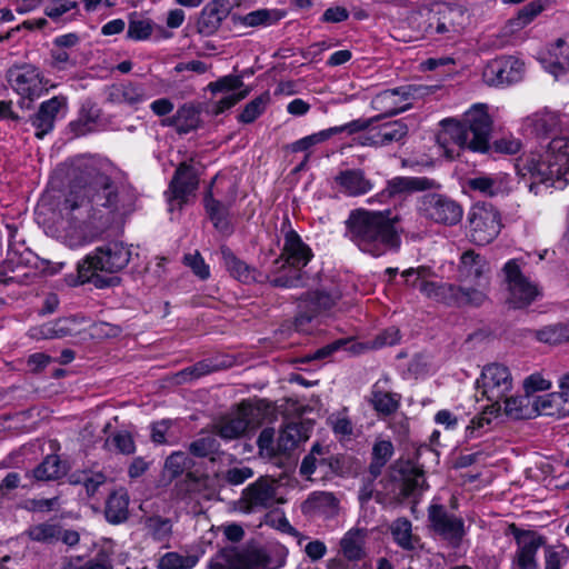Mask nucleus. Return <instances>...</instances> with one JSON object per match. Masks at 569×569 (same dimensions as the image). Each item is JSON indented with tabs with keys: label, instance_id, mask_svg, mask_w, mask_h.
<instances>
[{
	"label": "nucleus",
	"instance_id": "f257e3e1",
	"mask_svg": "<svg viewBox=\"0 0 569 569\" xmlns=\"http://www.w3.org/2000/svg\"><path fill=\"white\" fill-rule=\"evenodd\" d=\"M399 216L391 210H352L346 220V236L363 252L380 257L398 250L401 243L397 223Z\"/></svg>",
	"mask_w": 569,
	"mask_h": 569
},
{
	"label": "nucleus",
	"instance_id": "f03ea898",
	"mask_svg": "<svg viewBox=\"0 0 569 569\" xmlns=\"http://www.w3.org/2000/svg\"><path fill=\"white\" fill-rule=\"evenodd\" d=\"M61 212L62 223L58 237L69 248L91 243L109 224L99 214L100 210L92 208L88 190L71 191L62 203Z\"/></svg>",
	"mask_w": 569,
	"mask_h": 569
},
{
	"label": "nucleus",
	"instance_id": "7ed1b4c3",
	"mask_svg": "<svg viewBox=\"0 0 569 569\" xmlns=\"http://www.w3.org/2000/svg\"><path fill=\"white\" fill-rule=\"evenodd\" d=\"M131 256L130 247L121 241L98 247L78 263L79 279L100 289L116 287L120 283L119 277L102 276L100 272L113 274L121 271L130 262Z\"/></svg>",
	"mask_w": 569,
	"mask_h": 569
},
{
	"label": "nucleus",
	"instance_id": "20e7f679",
	"mask_svg": "<svg viewBox=\"0 0 569 569\" xmlns=\"http://www.w3.org/2000/svg\"><path fill=\"white\" fill-rule=\"evenodd\" d=\"M446 134L461 149L485 153L489 143L492 120L486 104H473L461 120L448 118L441 121Z\"/></svg>",
	"mask_w": 569,
	"mask_h": 569
},
{
	"label": "nucleus",
	"instance_id": "39448f33",
	"mask_svg": "<svg viewBox=\"0 0 569 569\" xmlns=\"http://www.w3.org/2000/svg\"><path fill=\"white\" fill-rule=\"evenodd\" d=\"M281 231L283 247L279 258L274 260L277 270L290 267L284 273H279L270 279V284L277 288H298L303 286L302 269L309 263L313 253L310 247L303 242L301 237L291 228V221L286 217L282 221Z\"/></svg>",
	"mask_w": 569,
	"mask_h": 569
},
{
	"label": "nucleus",
	"instance_id": "423d86ee",
	"mask_svg": "<svg viewBox=\"0 0 569 569\" xmlns=\"http://www.w3.org/2000/svg\"><path fill=\"white\" fill-rule=\"evenodd\" d=\"M94 184L98 189L92 196L89 194V200L92 201V208L101 207L108 210L111 217L106 220L109 223L122 220L137 210L139 193L127 178L112 180L106 174H99ZM83 190L90 192V188Z\"/></svg>",
	"mask_w": 569,
	"mask_h": 569
},
{
	"label": "nucleus",
	"instance_id": "0eeeda50",
	"mask_svg": "<svg viewBox=\"0 0 569 569\" xmlns=\"http://www.w3.org/2000/svg\"><path fill=\"white\" fill-rule=\"evenodd\" d=\"M521 259H510L501 268V284L507 291V302L513 309L530 306L540 295L538 284L531 281L523 272Z\"/></svg>",
	"mask_w": 569,
	"mask_h": 569
},
{
	"label": "nucleus",
	"instance_id": "6e6552de",
	"mask_svg": "<svg viewBox=\"0 0 569 569\" xmlns=\"http://www.w3.org/2000/svg\"><path fill=\"white\" fill-rule=\"evenodd\" d=\"M11 89L21 97L19 106L29 109L31 103L48 92L49 79L34 64H14L7 71Z\"/></svg>",
	"mask_w": 569,
	"mask_h": 569
},
{
	"label": "nucleus",
	"instance_id": "1a4fd4ad",
	"mask_svg": "<svg viewBox=\"0 0 569 569\" xmlns=\"http://www.w3.org/2000/svg\"><path fill=\"white\" fill-rule=\"evenodd\" d=\"M439 190L426 191L417 202L418 213L433 223L452 227L462 220L461 204Z\"/></svg>",
	"mask_w": 569,
	"mask_h": 569
},
{
	"label": "nucleus",
	"instance_id": "9d476101",
	"mask_svg": "<svg viewBox=\"0 0 569 569\" xmlns=\"http://www.w3.org/2000/svg\"><path fill=\"white\" fill-rule=\"evenodd\" d=\"M562 164H557L548 154H531L520 158L517 163V170L523 178L529 177L530 191L538 193L536 190L539 184L559 188L562 178L566 176Z\"/></svg>",
	"mask_w": 569,
	"mask_h": 569
},
{
	"label": "nucleus",
	"instance_id": "9b49d317",
	"mask_svg": "<svg viewBox=\"0 0 569 569\" xmlns=\"http://www.w3.org/2000/svg\"><path fill=\"white\" fill-rule=\"evenodd\" d=\"M470 241L477 246L492 242L500 233V212L491 203L477 202L468 213Z\"/></svg>",
	"mask_w": 569,
	"mask_h": 569
},
{
	"label": "nucleus",
	"instance_id": "f8f14e48",
	"mask_svg": "<svg viewBox=\"0 0 569 569\" xmlns=\"http://www.w3.org/2000/svg\"><path fill=\"white\" fill-rule=\"evenodd\" d=\"M429 528L453 549L460 548L467 535L461 517L450 513L443 505L432 503L428 507Z\"/></svg>",
	"mask_w": 569,
	"mask_h": 569
},
{
	"label": "nucleus",
	"instance_id": "ddd939ff",
	"mask_svg": "<svg viewBox=\"0 0 569 569\" xmlns=\"http://www.w3.org/2000/svg\"><path fill=\"white\" fill-rule=\"evenodd\" d=\"M277 489L273 479L260 477L242 490L236 509L243 513H256L273 508L277 503Z\"/></svg>",
	"mask_w": 569,
	"mask_h": 569
},
{
	"label": "nucleus",
	"instance_id": "4468645a",
	"mask_svg": "<svg viewBox=\"0 0 569 569\" xmlns=\"http://www.w3.org/2000/svg\"><path fill=\"white\" fill-rule=\"evenodd\" d=\"M457 12L447 7L438 6L421 14L419 29L425 38L432 40L453 39L459 33L458 24L455 22Z\"/></svg>",
	"mask_w": 569,
	"mask_h": 569
},
{
	"label": "nucleus",
	"instance_id": "2eb2a0df",
	"mask_svg": "<svg viewBox=\"0 0 569 569\" xmlns=\"http://www.w3.org/2000/svg\"><path fill=\"white\" fill-rule=\"evenodd\" d=\"M477 385L482 396L491 405L501 407V400L512 388V379L506 366L491 363L483 368L480 379L477 380Z\"/></svg>",
	"mask_w": 569,
	"mask_h": 569
},
{
	"label": "nucleus",
	"instance_id": "dca6fc26",
	"mask_svg": "<svg viewBox=\"0 0 569 569\" xmlns=\"http://www.w3.org/2000/svg\"><path fill=\"white\" fill-rule=\"evenodd\" d=\"M271 558L263 549L239 552L234 549H222L209 563V569H267Z\"/></svg>",
	"mask_w": 569,
	"mask_h": 569
},
{
	"label": "nucleus",
	"instance_id": "f3484780",
	"mask_svg": "<svg viewBox=\"0 0 569 569\" xmlns=\"http://www.w3.org/2000/svg\"><path fill=\"white\" fill-rule=\"evenodd\" d=\"M510 528L517 543L512 563L518 569H538L537 553L545 546L546 538L536 531L519 529L515 525Z\"/></svg>",
	"mask_w": 569,
	"mask_h": 569
},
{
	"label": "nucleus",
	"instance_id": "a211bd4d",
	"mask_svg": "<svg viewBox=\"0 0 569 569\" xmlns=\"http://www.w3.org/2000/svg\"><path fill=\"white\" fill-rule=\"evenodd\" d=\"M417 91L418 88L413 86L383 90L372 98L371 107L380 112V118L392 117L411 107L410 100L416 97Z\"/></svg>",
	"mask_w": 569,
	"mask_h": 569
},
{
	"label": "nucleus",
	"instance_id": "6ab92c4d",
	"mask_svg": "<svg viewBox=\"0 0 569 569\" xmlns=\"http://www.w3.org/2000/svg\"><path fill=\"white\" fill-rule=\"evenodd\" d=\"M340 298L341 292L337 288L308 292L303 299V306L300 305V311L296 316V328L302 329V327L309 323L317 315L335 307Z\"/></svg>",
	"mask_w": 569,
	"mask_h": 569
},
{
	"label": "nucleus",
	"instance_id": "aec40b11",
	"mask_svg": "<svg viewBox=\"0 0 569 569\" xmlns=\"http://www.w3.org/2000/svg\"><path fill=\"white\" fill-rule=\"evenodd\" d=\"M231 189V194L227 199L220 200L214 197L218 191H214L211 184L203 197V206L210 221L216 230L226 236L231 234L233 231L230 209L236 200V189L233 186Z\"/></svg>",
	"mask_w": 569,
	"mask_h": 569
},
{
	"label": "nucleus",
	"instance_id": "412c9836",
	"mask_svg": "<svg viewBox=\"0 0 569 569\" xmlns=\"http://www.w3.org/2000/svg\"><path fill=\"white\" fill-rule=\"evenodd\" d=\"M441 183L429 177H395L387 181L386 188L377 194L379 201L402 197L415 192L440 190Z\"/></svg>",
	"mask_w": 569,
	"mask_h": 569
},
{
	"label": "nucleus",
	"instance_id": "4be33fe9",
	"mask_svg": "<svg viewBox=\"0 0 569 569\" xmlns=\"http://www.w3.org/2000/svg\"><path fill=\"white\" fill-rule=\"evenodd\" d=\"M523 63L511 56L496 58L487 63L483 78L491 86L511 84L521 80Z\"/></svg>",
	"mask_w": 569,
	"mask_h": 569
},
{
	"label": "nucleus",
	"instance_id": "5701e85b",
	"mask_svg": "<svg viewBox=\"0 0 569 569\" xmlns=\"http://www.w3.org/2000/svg\"><path fill=\"white\" fill-rule=\"evenodd\" d=\"M243 87L244 83L242 81V76L236 74L223 76L218 80L210 82L208 84V89L212 93L230 92L216 103L213 112L216 114H220L244 99L249 94L250 90L249 88Z\"/></svg>",
	"mask_w": 569,
	"mask_h": 569
},
{
	"label": "nucleus",
	"instance_id": "b1692460",
	"mask_svg": "<svg viewBox=\"0 0 569 569\" xmlns=\"http://www.w3.org/2000/svg\"><path fill=\"white\" fill-rule=\"evenodd\" d=\"M68 99L66 96H54L40 103L38 111L30 117V122L34 128V136L43 139L54 129L59 113L67 110Z\"/></svg>",
	"mask_w": 569,
	"mask_h": 569
},
{
	"label": "nucleus",
	"instance_id": "393cba45",
	"mask_svg": "<svg viewBox=\"0 0 569 569\" xmlns=\"http://www.w3.org/2000/svg\"><path fill=\"white\" fill-rule=\"evenodd\" d=\"M199 184L198 172L191 162L183 161L181 162L169 183V192L171 193V198L169 199L170 203L177 202L179 206H182L188 201V197L191 196L197 189Z\"/></svg>",
	"mask_w": 569,
	"mask_h": 569
},
{
	"label": "nucleus",
	"instance_id": "a878e982",
	"mask_svg": "<svg viewBox=\"0 0 569 569\" xmlns=\"http://www.w3.org/2000/svg\"><path fill=\"white\" fill-rule=\"evenodd\" d=\"M466 187L482 197L506 196L511 192V180L505 174L478 176L469 178Z\"/></svg>",
	"mask_w": 569,
	"mask_h": 569
},
{
	"label": "nucleus",
	"instance_id": "bb28decb",
	"mask_svg": "<svg viewBox=\"0 0 569 569\" xmlns=\"http://www.w3.org/2000/svg\"><path fill=\"white\" fill-rule=\"evenodd\" d=\"M231 366L232 360L229 357L207 358L178 371L174 379L177 383H187Z\"/></svg>",
	"mask_w": 569,
	"mask_h": 569
},
{
	"label": "nucleus",
	"instance_id": "cd10ccee",
	"mask_svg": "<svg viewBox=\"0 0 569 569\" xmlns=\"http://www.w3.org/2000/svg\"><path fill=\"white\" fill-rule=\"evenodd\" d=\"M339 190L348 197H360L373 189L372 181L361 169H347L335 177Z\"/></svg>",
	"mask_w": 569,
	"mask_h": 569
},
{
	"label": "nucleus",
	"instance_id": "c85d7f7f",
	"mask_svg": "<svg viewBox=\"0 0 569 569\" xmlns=\"http://www.w3.org/2000/svg\"><path fill=\"white\" fill-rule=\"evenodd\" d=\"M229 11L230 7L227 0H212L206 4L197 22L199 33L203 36L213 34L228 17Z\"/></svg>",
	"mask_w": 569,
	"mask_h": 569
},
{
	"label": "nucleus",
	"instance_id": "c756f323",
	"mask_svg": "<svg viewBox=\"0 0 569 569\" xmlns=\"http://www.w3.org/2000/svg\"><path fill=\"white\" fill-rule=\"evenodd\" d=\"M380 119V117H372L369 119L359 118L348 122L347 124H358L359 128H355V130L350 131L343 130V133L355 134L358 132H362L358 137V143L363 147H372V148H382L386 147L385 136H383V123L373 124Z\"/></svg>",
	"mask_w": 569,
	"mask_h": 569
},
{
	"label": "nucleus",
	"instance_id": "7c9ffc66",
	"mask_svg": "<svg viewBox=\"0 0 569 569\" xmlns=\"http://www.w3.org/2000/svg\"><path fill=\"white\" fill-rule=\"evenodd\" d=\"M200 110L192 103H183L172 117L162 120L161 124L173 127L179 134H187L200 126Z\"/></svg>",
	"mask_w": 569,
	"mask_h": 569
},
{
	"label": "nucleus",
	"instance_id": "2f4dec72",
	"mask_svg": "<svg viewBox=\"0 0 569 569\" xmlns=\"http://www.w3.org/2000/svg\"><path fill=\"white\" fill-rule=\"evenodd\" d=\"M460 286L449 282L420 281L419 291L427 298L448 307L459 305Z\"/></svg>",
	"mask_w": 569,
	"mask_h": 569
},
{
	"label": "nucleus",
	"instance_id": "473e14b6",
	"mask_svg": "<svg viewBox=\"0 0 569 569\" xmlns=\"http://www.w3.org/2000/svg\"><path fill=\"white\" fill-rule=\"evenodd\" d=\"M220 254L224 268L232 278L247 284L257 281V269L239 259L229 247L221 246Z\"/></svg>",
	"mask_w": 569,
	"mask_h": 569
},
{
	"label": "nucleus",
	"instance_id": "72a5a7b5",
	"mask_svg": "<svg viewBox=\"0 0 569 569\" xmlns=\"http://www.w3.org/2000/svg\"><path fill=\"white\" fill-rule=\"evenodd\" d=\"M537 416L565 417L569 413V397L566 392L535 396Z\"/></svg>",
	"mask_w": 569,
	"mask_h": 569
},
{
	"label": "nucleus",
	"instance_id": "f704fd0d",
	"mask_svg": "<svg viewBox=\"0 0 569 569\" xmlns=\"http://www.w3.org/2000/svg\"><path fill=\"white\" fill-rule=\"evenodd\" d=\"M549 60L543 59L546 69L556 78L569 70V33L556 40L548 51Z\"/></svg>",
	"mask_w": 569,
	"mask_h": 569
},
{
	"label": "nucleus",
	"instance_id": "c9c22d12",
	"mask_svg": "<svg viewBox=\"0 0 569 569\" xmlns=\"http://www.w3.org/2000/svg\"><path fill=\"white\" fill-rule=\"evenodd\" d=\"M505 403V413L515 419H532L537 417V408L535 407V395H522L518 397H508L501 400Z\"/></svg>",
	"mask_w": 569,
	"mask_h": 569
},
{
	"label": "nucleus",
	"instance_id": "e433bc0d",
	"mask_svg": "<svg viewBox=\"0 0 569 569\" xmlns=\"http://www.w3.org/2000/svg\"><path fill=\"white\" fill-rule=\"evenodd\" d=\"M367 529L352 528L345 533L340 541L343 557L349 561H359L366 557Z\"/></svg>",
	"mask_w": 569,
	"mask_h": 569
},
{
	"label": "nucleus",
	"instance_id": "4c0bfd02",
	"mask_svg": "<svg viewBox=\"0 0 569 569\" xmlns=\"http://www.w3.org/2000/svg\"><path fill=\"white\" fill-rule=\"evenodd\" d=\"M104 517L109 523L119 525L129 518V496L120 489L111 492L106 501Z\"/></svg>",
	"mask_w": 569,
	"mask_h": 569
},
{
	"label": "nucleus",
	"instance_id": "58836bf2",
	"mask_svg": "<svg viewBox=\"0 0 569 569\" xmlns=\"http://www.w3.org/2000/svg\"><path fill=\"white\" fill-rule=\"evenodd\" d=\"M393 541L406 551H413L420 547V538L412 533V523L406 517L393 520L389 527Z\"/></svg>",
	"mask_w": 569,
	"mask_h": 569
},
{
	"label": "nucleus",
	"instance_id": "ea45409f",
	"mask_svg": "<svg viewBox=\"0 0 569 569\" xmlns=\"http://www.w3.org/2000/svg\"><path fill=\"white\" fill-rule=\"evenodd\" d=\"M239 408L240 410L236 416L226 419L217 426V432L222 439H238L248 430L250 421L247 418L246 409L250 408V406L241 403Z\"/></svg>",
	"mask_w": 569,
	"mask_h": 569
},
{
	"label": "nucleus",
	"instance_id": "a19ab883",
	"mask_svg": "<svg viewBox=\"0 0 569 569\" xmlns=\"http://www.w3.org/2000/svg\"><path fill=\"white\" fill-rule=\"evenodd\" d=\"M401 395L385 391L376 382L370 391L369 403L381 416H391L400 407Z\"/></svg>",
	"mask_w": 569,
	"mask_h": 569
},
{
	"label": "nucleus",
	"instance_id": "79ce46f5",
	"mask_svg": "<svg viewBox=\"0 0 569 569\" xmlns=\"http://www.w3.org/2000/svg\"><path fill=\"white\" fill-rule=\"evenodd\" d=\"M486 268V259L473 250H468L461 254L459 266L461 280L478 281L483 276Z\"/></svg>",
	"mask_w": 569,
	"mask_h": 569
},
{
	"label": "nucleus",
	"instance_id": "37998d69",
	"mask_svg": "<svg viewBox=\"0 0 569 569\" xmlns=\"http://www.w3.org/2000/svg\"><path fill=\"white\" fill-rule=\"evenodd\" d=\"M355 127H356V129L359 128L358 124L353 123V124L336 126V127H331V128L321 130L319 132L309 134L307 137H303V138L292 142L290 146V149L292 152L307 151L311 147H313L318 143L325 142L336 134L343 133V130H348V129L350 131L355 130Z\"/></svg>",
	"mask_w": 569,
	"mask_h": 569
},
{
	"label": "nucleus",
	"instance_id": "c03bdc74",
	"mask_svg": "<svg viewBox=\"0 0 569 569\" xmlns=\"http://www.w3.org/2000/svg\"><path fill=\"white\" fill-rule=\"evenodd\" d=\"M67 472L66 462L57 455H49L33 469L32 475L38 481H51L62 478Z\"/></svg>",
	"mask_w": 569,
	"mask_h": 569
},
{
	"label": "nucleus",
	"instance_id": "a18cd8bd",
	"mask_svg": "<svg viewBox=\"0 0 569 569\" xmlns=\"http://www.w3.org/2000/svg\"><path fill=\"white\" fill-rule=\"evenodd\" d=\"M143 527L147 535L159 543H167L172 536V521L158 515L143 519Z\"/></svg>",
	"mask_w": 569,
	"mask_h": 569
},
{
	"label": "nucleus",
	"instance_id": "49530a36",
	"mask_svg": "<svg viewBox=\"0 0 569 569\" xmlns=\"http://www.w3.org/2000/svg\"><path fill=\"white\" fill-rule=\"evenodd\" d=\"M393 445L390 440H378L375 442L369 465V475L377 479L393 455Z\"/></svg>",
	"mask_w": 569,
	"mask_h": 569
},
{
	"label": "nucleus",
	"instance_id": "de8ad7c7",
	"mask_svg": "<svg viewBox=\"0 0 569 569\" xmlns=\"http://www.w3.org/2000/svg\"><path fill=\"white\" fill-rule=\"evenodd\" d=\"M206 480L188 473L174 485L172 497L181 501H192L204 488Z\"/></svg>",
	"mask_w": 569,
	"mask_h": 569
},
{
	"label": "nucleus",
	"instance_id": "09e8293b",
	"mask_svg": "<svg viewBox=\"0 0 569 569\" xmlns=\"http://www.w3.org/2000/svg\"><path fill=\"white\" fill-rule=\"evenodd\" d=\"M26 535L32 541L51 545L60 540L61 526L46 521L30 526Z\"/></svg>",
	"mask_w": 569,
	"mask_h": 569
},
{
	"label": "nucleus",
	"instance_id": "8fccbe9b",
	"mask_svg": "<svg viewBox=\"0 0 569 569\" xmlns=\"http://www.w3.org/2000/svg\"><path fill=\"white\" fill-rule=\"evenodd\" d=\"M189 452L197 458L216 461V456L220 453V442L213 435L201 436L190 442Z\"/></svg>",
	"mask_w": 569,
	"mask_h": 569
},
{
	"label": "nucleus",
	"instance_id": "3c124183",
	"mask_svg": "<svg viewBox=\"0 0 569 569\" xmlns=\"http://www.w3.org/2000/svg\"><path fill=\"white\" fill-rule=\"evenodd\" d=\"M501 409L502 407L490 405L485 408L482 412L475 416L466 427V438L472 439L480 437L485 432V429L491 423L492 418L500 413Z\"/></svg>",
	"mask_w": 569,
	"mask_h": 569
},
{
	"label": "nucleus",
	"instance_id": "603ef678",
	"mask_svg": "<svg viewBox=\"0 0 569 569\" xmlns=\"http://www.w3.org/2000/svg\"><path fill=\"white\" fill-rule=\"evenodd\" d=\"M538 341L548 345H560L569 341V323H553L536 330Z\"/></svg>",
	"mask_w": 569,
	"mask_h": 569
},
{
	"label": "nucleus",
	"instance_id": "864d4df0",
	"mask_svg": "<svg viewBox=\"0 0 569 569\" xmlns=\"http://www.w3.org/2000/svg\"><path fill=\"white\" fill-rule=\"evenodd\" d=\"M403 479L400 493L403 497H410L423 489L426 483L425 472L416 466H408L403 469Z\"/></svg>",
	"mask_w": 569,
	"mask_h": 569
},
{
	"label": "nucleus",
	"instance_id": "5fc2aeb1",
	"mask_svg": "<svg viewBox=\"0 0 569 569\" xmlns=\"http://www.w3.org/2000/svg\"><path fill=\"white\" fill-rule=\"evenodd\" d=\"M546 153L557 164H562L563 172H569V136L555 137L548 143Z\"/></svg>",
	"mask_w": 569,
	"mask_h": 569
},
{
	"label": "nucleus",
	"instance_id": "6e6d98bb",
	"mask_svg": "<svg viewBox=\"0 0 569 569\" xmlns=\"http://www.w3.org/2000/svg\"><path fill=\"white\" fill-rule=\"evenodd\" d=\"M154 29V23L148 18H141L136 12L130 14L127 38L132 41L148 40Z\"/></svg>",
	"mask_w": 569,
	"mask_h": 569
},
{
	"label": "nucleus",
	"instance_id": "4d7b16f0",
	"mask_svg": "<svg viewBox=\"0 0 569 569\" xmlns=\"http://www.w3.org/2000/svg\"><path fill=\"white\" fill-rule=\"evenodd\" d=\"M307 437L302 433V426L299 423H288L280 431L278 438V450L281 453H287L293 450L298 443Z\"/></svg>",
	"mask_w": 569,
	"mask_h": 569
},
{
	"label": "nucleus",
	"instance_id": "13d9d810",
	"mask_svg": "<svg viewBox=\"0 0 569 569\" xmlns=\"http://www.w3.org/2000/svg\"><path fill=\"white\" fill-rule=\"evenodd\" d=\"M98 118L99 110L93 104H90L89 107L83 106L81 108L79 119L71 122L70 128L77 137L84 136L92 131Z\"/></svg>",
	"mask_w": 569,
	"mask_h": 569
},
{
	"label": "nucleus",
	"instance_id": "bf43d9fd",
	"mask_svg": "<svg viewBox=\"0 0 569 569\" xmlns=\"http://www.w3.org/2000/svg\"><path fill=\"white\" fill-rule=\"evenodd\" d=\"M282 16L278 10L259 9L241 17L240 21L247 27L271 26L279 21Z\"/></svg>",
	"mask_w": 569,
	"mask_h": 569
},
{
	"label": "nucleus",
	"instance_id": "052dcab7",
	"mask_svg": "<svg viewBox=\"0 0 569 569\" xmlns=\"http://www.w3.org/2000/svg\"><path fill=\"white\" fill-rule=\"evenodd\" d=\"M559 124L558 114L551 111L536 113L532 118L533 131L540 137H549L557 131Z\"/></svg>",
	"mask_w": 569,
	"mask_h": 569
},
{
	"label": "nucleus",
	"instance_id": "680f3d73",
	"mask_svg": "<svg viewBox=\"0 0 569 569\" xmlns=\"http://www.w3.org/2000/svg\"><path fill=\"white\" fill-rule=\"evenodd\" d=\"M198 562L196 556H183L178 552H167L159 559L160 569H191Z\"/></svg>",
	"mask_w": 569,
	"mask_h": 569
},
{
	"label": "nucleus",
	"instance_id": "e2e57ef3",
	"mask_svg": "<svg viewBox=\"0 0 569 569\" xmlns=\"http://www.w3.org/2000/svg\"><path fill=\"white\" fill-rule=\"evenodd\" d=\"M409 133V128L403 120L383 122V136L386 147L392 143H403Z\"/></svg>",
	"mask_w": 569,
	"mask_h": 569
},
{
	"label": "nucleus",
	"instance_id": "0e129e2a",
	"mask_svg": "<svg viewBox=\"0 0 569 569\" xmlns=\"http://www.w3.org/2000/svg\"><path fill=\"white\" fill-rule=\"evenodd\" d=\"M546 7L545 0H532L523 6L517 17L513 19V24L518 28H523L529 24Z\"/></svg>",
	"mask_w": 569,
	"mask_h": 569
},
{
	"label": "nucleus",
	"instance_id": "69168bd1",
	"mask_svg": "<svg viewBox=\"0 0 569 569\" xmlns=\"http://www.w3.org/2000/svg\"><path fill=\"white\" fill-rule=\"evenodd\" d=\"M107 446H112L119 453L129 456L134 453L136 443L130 432L117 431L106 441Z\"/></svg>",
	"mask_w": 569,
	"mask_h": 569
},
{
	"label": "nucleus",
	"instance_id": "338daca9",
	"mask_svg": "<svg viewBox=\"0 0 569 569\" xmlns=\"http://www.w3.org/2000/svg\"><path fill=\"white\" fill-rule=\"evenodd\" d=\"M268 98L260 96L251 100L249 103L246 104L242 112L238 116V121L242 123H251L253 122L258 117H260L267 104Z\"/></svg>",
	"mask_w": 569,
	"mask_h": 569
},
{
	"label": "nucleus",
	"instance_id": "774afa93",
	"mask_svg": "<svg viewBox=\"0 0 569 569\" xmlns=\"http://www.w3.org/2000/svg\"><path fill=\"white\" fill-rule=\"evenodd\" d=\"M50 56V67L56 71H67L74 68L77 64L76 57L67 50L53 48Z\"/></svg>",
	"mask_w": 569,
	"mask_h": 569
}]
</instances>
